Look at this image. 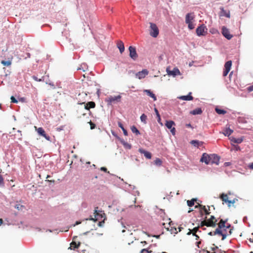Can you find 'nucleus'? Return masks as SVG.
<instances>
[{"label": "nucleus", "mask_w": 253, "mask_h": 253, "mask_svg": "<svg viewBox=\"0 0 253 253\" xmlns=\"http://www.w3.org/2000/svg\"><path fill=\"white\" fill-rule=\"evenodd\" d=\"M208 29L204 24H202L198 27L196 33L198 36H205L207 34Z\"/></svg>", "instance_id": "obj_6"}, {"label": "nucleus", "mask_w": 253, "mask_h": 253, "mask_svg": "<svg viewBox=\"0 0 253 253\" xmlns=\"http://www.w3.org/2000/svg\"><path fill=\"white\" fill-rule=\"evenodd\" d=\"M200 227H201L200 225H199L198 227L194 228L192 230H191L189 229V232L187 233L188 235H190L191 233H192L193 235H195L196 234V232L198 231V229Z\"/></svg>", "instance_id": "obj_27"}, {"label": "nucleus", "mask_w": 253, "mask_h": 253, "mask_svg": "<svg viewBox=\"0 0 253 253\" xmlns=\"http://www.w3.org/2000/svg\"><path fill=\"white\" fill-rule=\"evenodd\" d=\"M118 126L122 129V130L123 131V133H124V134L125 135V136H127V130L124 127V126L123 125V124L120 122H119L118 123Z\"/></svg>", "instance_id": "obj_31"}, {"label": "nucleus", "mask_w": 253, "mask_h": 253, "mask_svg": "<svg viewBox=\"0 0 253 253\" xmlns=\"http://www.w3.org/2000/svg\"><path fill=\"white\" fill-rule=\"evenodd\" d=\"M141 243L146 244H147V242L146 241H143V242H141Z\"/></svg>", "instance_id": "obj_62"}, {"label": "nucleus", "mask_w": 253, "mask_h": 253, "mask_svg": "<svg viewBox=\"0 0 253 253\" xmlns=\"http://www.w3.org/2000/svg\"><path fill=\"white\" fill-rule=\"evenodd\" d=\"M233 132V130L231 129H230L229 127H226L223 130L222 133L225 136H229L230 135H231Z\"/></svg>", "instance_id": "obj_22"}, {"label": "nucleus", "mask_w": 253, "mask_h": 253, "mask_svg": "<svg viewBox=\"0 0 253 253\" xmlns=\"http://www.w3.org/2000/svg\"><path fill=\"white\" fill-rule=\"evenodd\" d=\"M124 145L125 146H126L128 148H129V149H130V148H131V145H129V144H128V143H124Z\"/></svg>", "instance_id": "obj_53"}, {"label": "nucleus", "mask_w": 253, "mask_h": 253, "mask_svg": "<svg viewBox=\"0 0 253 253\" xmlns=\"http://www.w3.org/2000/svg\"><path fill=\"white\" fill-rule=\"evenodd\" d=\"M222 34L228 40H230L233 37V35L230 34L229 29L225 26L222 27Z\"/></svg>", "instance_id": "obj_10"}, {"label": "nucleus", "mask_w": 253, "mask_h": 253, "mask_svg": "<svg viewBox=\"0 0 253 253\" xmlns=\"http://www.w3.org/2000/svg\"><path fill=\"white\" fill-rule=\"evenodd\" d=\"M175 125V123L172 121H168L166 123V126L169 128L171 129L172 126Z\"/></svg>", "instance_id": "obj_26"}, {"label": "nucleus", "mask_w": 253, "mask_h": 253, "mask_svg": "<svg viewBox=\"0 0 253 253\" xmlns=\"http://www.w3.org/2000/svg\"><path fill=\"white\" fill-rule=\"evenodd\" d=\"M154 110H155V112L156 114V115H157V117H159V115H160V114H159V112H158V110H157V109L155 108L154 109Z\"/></svg>", "instance_id": "obj_51"}, {"label": "nucleus", "mask_w": 253, "mask_h": 253, "mask_svg": "<svg viewBox=\"0 0 253 253\" xmlns=\"http://www.w3.org/2000/svg\"><path fill=\"white\" fill-rule=\"evenodd\" d=\"M32 78H33V79L35 81H37V82H41V81H42V79H38L37 77L35 76H33V77H32Z\"/></svg>", "instance_id": "obj_44"}, {"label": "nucleus", "mask_w": 253, "mask_h": 253, "mask_svg": "<svg viewBox=\"0 0 253 253\" xmlns=\"http://www.w3.org/2000/svg\"><path fill=\"white\" fill-rule=\"evenodd\" d=\"M191 92H189L187 95H183L181 96L178 97V98L186 101L192 100L193 99V97L191 95Z\"/></svg>", "instance_id": "obj_18"}, {"label": "nucleus", "mask_w": 253, "mask_h": 253, "mask_svg": "<svg viewBox=\"0 0 253 253\" xmlns=\"http://www.w3.org/2000/svg\"><path fill=\"white\" fill-rule=\"evenodd\" d=\"M227 220H225L222 219H220L218 223V227L214 231L210 232L209 235L213 236L218 235L222 236V240H224L227 236L232 234V229L231 225L227 222Z\"/></svg>", "instance_id": "obj_1"}, {"label": "nucleus", "mask_w": 253, "mask_h": 253, "mask_svg": "<svg viewBox=\"0 0 253 253\" xmlns=\"http://www.w3.org/2000/svg\"><path fill=\"white\" fill-rule=\"evenodd\" d=\"M195 208H196V209H199V210L201 209H205V206H203L202 205H201V204L198 203V204L196 205L195 206Z\"/></svg>", "instance_id": "obj_40"}, {"label": "nucleus", "mask_w": 253, "mask_h": 253, "mask_svg": "<svg viewBox=\"0 0 253 253\" xmlns=\"http://www.w3.org/2000/svg\"><path fill=\"white\" fill-rule=\"evenodd\" d=\"M167 222L163 223L162 225L164 227L167 229V230H169V229L171 227V225H174V223L170 220V219L169 218L167 219Z\"/></svg>", "instance_id": "obj_17"}, {"label": "nucleus", "mask_w": 253, "mask_h": 253, "mask_svg": "<svg viewBox=\"0 0 253 253\" xmlns=\"http://www.w3.org/2000/svg\"><path fill=\"white\" fill-rule=\"evenodd\" d=\"M48 181H50V182H53V183H54V181H55L54 180H48Z\"/></svg>", "instance_id": "obj_63"}, {"label": "nucleus", "mask_w": 253, "mask_h": 253, "mask_svg": "<svg viewBox=\"0 0 253 253\" xmlns=\"http://www.w3.org/2000/svg\"><path fill=\"white\" fill-rule=\"evenodd\" d=\"M144 92H145L148 96L152 97L154 101H156L157 100L156 96L150 90L145 89L144 90Z\"/></svg>", "instance_id": "obj_23"}, {"label": "nucleus", "mask_w": 253, "mask_h": 253, "mask_svg": "<svg viewBox=\"0 0 253 253\" xmlns=\"http://www.w3.org/2000/svg\"><path fill=\"white\" fill-rule=\"evenodd\" d=\"M80 244H81L80 242L77 243L76 242L73 241L71 243L70 247L69 248V249H70L71 250H72V249H75L76 248H78L80 246Z\"/></svg>", "instance_id": "obj_25"}, {"label": "nucleus", "mask_w": 253, "mask_h": 253, "mask_svg": "<svg viewBox=\"0 0 253 253\" xmlns=\"http://www.w3.org/2000/svg\"><path fill=\"white\" fill-rule=\"evenodd\" d=\"M23 206L22 205H16L15 206V208L19 210L21 209V208Z\"/></svg>", "instance_id": "obj_50"}, {"label": "nucleus", "mask_w": 253, "mask_h": 253, "mask_svg": "<svg viewBox=\"0 0 253 253\" xmlns=\"http://www.w3.org/2000/svg\"><path fill=\"white\" fill-rule=\"evenodd\" d=\"M210 164H216L218 165L220 157L216 154H212L210 155Z\"/></svg>", "instance_id": "obj_8"}, {"label": "nucleus", "mask_w": 253, "mask_h": 253, "mask_svg": "<svg viewBox=\"0 0 253 253\" xmlns=\"http://www.w3.org/2000/svg\"><path fill=\"white\" fill-rule=\"evenodd\" d=\"M139 151L140 153L143 154L144 156L147 159H151L152 157L151 153L149 152L146 151L143 149H140Z\"/></svg>", "instance_id": "obj_20"}, {"label": "nucleus", "mask_w": 253, "mask_h": 253, "mask_svg": "<svg viewBox=\"0 0 253 253\" xmlns=\"http://www.w3.org/2000/svg\"><path fill=\"white\" fill-rule=\"evenodd\" d=\"M129 52V56L134 60H135L137 57L138 55L136 53L135 47L130 46L128 48Z\"/></svg>", "instance_id": "obj_9"}, {"label": "nucleus", "mask_w": 253, "mask_h": 253, "mask_svg": "<svg viewBox=\"0 0 253 253\" xmlns=\"http://www.w3.org/2000/svg\"><path fill=\"white\" fill-rule=\"evenodd\" d=\"M232 66V61L231 60L226 62L224 65V70L223 73V76L225 77L230 71Z\"/></svg>", "instance_id": "obj_11"}, {"label": "nucleus", "mask_w": 253, "mask_h": 253, "mask_svg": "<svg viewBox=\"0 0 253 253\" xmlns=\"http://www.w3.org/2000/svg\"><path fill=\"white\" fill-rule=\"evenodd\" d=\"M121 99V96L119 95L117 96H110L106 99V101L109 104H111L115 102H120Z\"/></svg>", "instance_id": "obj_7"}, {"label": "nucleus", "mask_w": 253, "mask_h": 253, "mask_svg": "<svg viewBox=\"0 0 253 253\" xmlns=\"http://www.w3.org/2000/svg\"><path fill=\"white\" fill-rule=\"evenodd\" d=\"M150 35L156 38L159 35V31L157 25L153 23H150Z\"/></svg>", "instance_id": "obj_5"}, {"label": "nucleus", "mask_w": 253, "mask_h": 253, "mask_svg": "<svg viewBox=\"0 0 253 253\" xmlns=\"http://www.w3.org/2000/svg\"><path fill=\"white\" fill-rule=\"evenodd\" d=\"M101 170L103 171L104 172H107V169L105 167H101L100 168Z\"/></svg>", "instance_id": "obj_52"}, {"label": "nucleus", "mask_w": 253, "mask_h": 253, "mask_svg": "<svg viewBox=\"0 0 253 253\" xmlns=\"http://www.w3.org/2000/svg\"><path fill=\"white\" fill-rule=\"evenodd\" d=\"M154 164L155 165H157V166H160L162 165V161H161V159H160L159 158H157L155 161H154Z\"/></svg>", "instance_id": "obj_37"}, {"label": "nucleus", "mask_w": 253, "mask_h": 253, "mask_svg": "<svg viewBox=\"0 0 253 253\" xmlns=\"http://www.w3.org/2000/svg\"><path fill=\"white\" fill-rule=\"evenodd\" d=\"M157 118H158V121L159 122L161 120L160 115H159V117H157Z\"/></svg>", "instance_id": "obj_61"}, {"label": "nucleus", "mask_w": 253, "mask_h": 253, "mask_svg": "<svg viewBox=\"0 0 253 253\" xmlns=\"http://www.w3.org/2000/svg\"><path fill=\"white\" fill-rule=\"evenodd\" d=\"M200 161L205 163L207 165L210 164V155L205 153L203 154Z\"/></svg>", "instance_id": "obj_14"}, {"label": "nucleus", "mask_w": 253, "mask_h": 253, "mask_svg": "<svg viewBox=\"0 0 253 253\" xmlns=\"http://www.w3.org/2000/svg\"><path fill=\"white\" fill-rule=\"evenodd\" d=\"M95 107V103L93 101H90L84 105V109L89 110L90 108H94Z\"/></svg>", "instance_id": "obj_19"}, {"label": "nucleus", "mask_w": 253, "mask_h": 253, "mask_svg": "<svg viewBox=\"0 0 253 253\" xmlns=\"http://www.w3.org/2000/svg\"><path fill=\"white\" fill-rule=\"evenodd\" d=\"M36 130H37L38 134L43 137H44L46 140H49L50 137L46 135L44 130L42 127L37 128L35 126Z\"/></svg>", "instance_id": "obj_12"}, {"label": "nucleus", "mask_w": 253, "mask_h": 253, "mask_svg": "<svg viewBox=\"0 0 253 253\" xmlns=\"http://www.w3.org/2000/svg\"><path fill=\"white\" fill-rule=\"evenodd\" d=\"M182 229H183V228H182V227H178V229H179V231H179V232L181 231V230H182Z\"/></svg>", "instance_id": "obj_59"}, {"label": "nucleus", "mask_w": 253, "mask_h": 253, "mask_svg": "<svg viewBox=\"0 0 253 253\" xmlns=\"http://www.w3.org/2000/svg\"><path fill=\"white\" fill-rule=\"evenodd\" d=\"M148 74V71L146 69L142 70L140 72H138L136 74V76L139 79L144 78L146 75Z\"/></svg>", "instance_id": "obj_15"}, {"label": "nucleus", "mask_w": 253, "mask_h": 253, "mask_svg": "<svg viewBox=\"0 0 253 253\" xmlns=\"http://www.w3.org/2000/svg\"><path fill=\"white\" fill-rule=\"evenodd\" d=\"M219 198L223 202L227 204L228 207H230L232 204H234L237 201L235 198L233 200H229L227 194L224 193L221 194Z\"/></svg>", "instance_id": "obj_4"}, {"label": "nucleus", "mask_w": 253, "mask_h": 253, "mask_svg": "<svg viewBox=\"0 0 253 253\" xmlns=\"http://www.w3.org/2000/svg\"><path fill=\"white\" fill-rule=\"evenodd\" d=\"M248 90L250 92L253 91V84L248 87Z\"/></svg>", "instance_id": "obj_48"}, {"label": "nucleus", "mask_w": 253, "mask_h": 253, "mask_svg": "<svg viewBox=\"0 0 253 253\" xmlns=\"http://www.w3.org/2000/svg\"><path fill=\"white\" fill-rule=\"evenodd\" d=\"M210 207L209 206H208L207 208L205 206V209H203L204 211V213L206 215H209L210 214L211 212H210Z\"/></svg>", "instance_id": "obj_39"}, {"label": "nucleus", "mask_w": 253, "mask_h": 253, "mask_svg": "<svg viewBox=\"0 0 253 253\" xmlns=\"http://www.w3.org/2000/svg\"><path fill=\"white\" fill-rule=\"evenodd\" d=\"M3 178L1 175L0 174V185H3Z\"/></svg>", "instance_id": "obj_46"}, {"label": "nucleus", "mask_w": 253, "mask_h": 253, "mask_svg": "<svg viewBox=\"0 0 253 253\" xmlns=\"http://www.w3.org/2000/svg\"><path fill=\"white\" fill-rule=\"evenodd\" d=\"M1 63L3 65L5 66H9L11 64V61H4L2 60L1 61Z\"/></svg>", "instance_id": "obj_35"}, {"label": "nucleus", "mask_w": 253, "mask_h": 253, "mask_svg": "<svg viewBox=\"0 0 253 253\" xmlns=\"http://www.w3.org/2000/svg\"><path fill=\"white\" fill-rule=\"evenodd\" d=\"M130 129H131V131L133 133H135L136 135H137L140 134L139 131L137 129V128L134 126H131Z\"/></svg>", "instance_id": "obj_32"}, {"label": "nucleus", "mask_w": 253, "mask_h": 253, "mask_svg": "<svg viewBox=\"0 0 253 253\" xmlns=\"http://www.w3.org/2000/svg\"><path fill=\"white\" fill-rule=\"evenodd\" d=\"M118 48L119 49L121 53H122L125 50V46L124 43L121 41L118 42L117 44Z\"/></svg>", "instance_id": "obj_21"}, {"label": "nucleus", "mask_w": 253, "mask_h": 253, "mask_svg": "<svg viewBox=\"0 0 253 253\" xmlns=\"http://www.w3.org/2000/svg\"><path fill=\"white\" fill-rule=\"evenodd\" d=\"M194 236L196 237V240H198L199 238V237L196 234H195V235H194Z\"/></svg>", "instance_id": "obj_58"}, {"label": "nucleus", "mask_w": 253, "mask_h": 253, "mask_svg": "<svg viewBox=\"0 0 253 253\" xmlns=\"http://www.w3.org/2000/svg\"><path fill=\"white\" fill-rule=\"evenodd\" d=\"M221 12L222 13V15L225 16L226 17L229 18L230 17V12L229 11L227 12L226 10H224L223 8H221Z\"/></svg>", "instance_id": "obj_34"}, {"label": "nucleus", "mask_w": 253, "mask_h": 253, "mask_svg": "<svg viewBox=\"0 0 253 253\" xmlns=\"http://www.w3.org/2000/svg\"><path fill=\"white\" fill-rule=\"evenodd\" d=\"M195 15L193 12L188 13L185 16V23L188 24V27L190 30L195 28L193 22L194 21Z\"/></svg>", "instance_id": "obj_3"}, {"label": "nucleus", "mask_w": 253, "mask_h": 253, "mask_svg": "<svg viewBox=\"0 0 253 253\" xmlns=\"http://www.w3.org/2000/svg\"><path fill=\"white\" fill-rule=\"evenodd\" d=\"M196 201L197 199L194 198L192 199L191 200H188L187 201V205L190 207H192L194 205V202H196Z\"/></svg>", "instance_id": "obj_33"}, {"label": "nucleus", "mask_w": 253, "mask_h": 253, "mask_svg": "<svg viewBox=\"0 0 253 253\" xmlns=\"http://www.w3.org/2000/svg\"><path fill=\"white\" fill-rule=\"evenodd\" d=\"M186 127H192V126L190 124H188L186 125Z\"/></svg>", "instance_id": "obj_56"}, {"label": "nucleus", "mask_w": 253, "mask_h": 253, "mask_svg": "<svg viewBox=\"0 0 253 253\" xmlns=\"http://www.w3.org/2000/svg\"><path fill=\"white\" fill-rule=\"evenodd\" d=\"M243 140V139L241 138H236L235 137H232L231 138V141L235 143H241Z\"/></svg>", "instance_id": "obj_29"}, {"label": "nucleus", "mask_w": 253, "mask_h": 253, "mask_svg": "<svg viewBox=\"0 0 253 253\" xmlns=\"http://www.w3.org/2000/svg\"><path fill=\"white\" fill-rule=\"evenodd\" d=\"M152 251H148L147 249H143L141 251L140 253H152Z\"/></svg>", "instance_id": "obj_42"}, {"label": "nucleus", "mask_w": 253, "mask_h": 253, "mask_svg": "<svg viewBox=\"0 0 253 253\" xmlns=\"http://www.w3.org/2000/svg\"><path fill=\"white\" fill-rule=\"evenodd\" d=\"M19 100L22 102H26V98L25 97H21L19 98Z\"/></svg>", "instance_id": "obj_49"}, {"label": "nucleus", "mask_w": 253, "mask_h": 253, "mask_svg": "<svg viewBox=\"0 0 253 253\" xmlns=\"http://www.w3.org/2000/svg\"><path fill=\"white\" fill-rule=\"evenodd\" d=\"M140 120H141V122H142L144 124H146L147 116L146 115H145L144 114H143L140 116Z\"/></svg>", "instance_id": "obj_38"}, {"label": "nucleus", "mask_w": 253, "mask_h": 253, "mask_svg": "<svg viewBox=\"0 0 253 253\" xmlns=\"http://www.w3.org/2000/svg\"><path fill=\"white\" fill-rule=\"evenodd\" d=\"M201 241L197 242V246L198 247V248H200L199 245L201 244Z\"/></svg>", "instance_id": "obj_57"}, {"label": "nucleus", "mask_w": 253, "mask_h": 253, "mask_svg": "<svg viewBox=\"0 0 253 253\" xmlns=\"http://www.w3.org/2000/svg\"><path fill=\"white\" fill-rule=\"evenodd\" d=\"M234 146H235V149L236 151H238V150H240L239 146H236V145H235Z\"/></svg>", "instance_id": "obj_55"}, {"label": "nucleus", "mask_w": 253, "mask_h": 253, "mask_svg": "<svg viewBox=\"0 0 253 253\" xmlns=\"http://www.w3.org/2000/svg\"><path fill=\"white\" fill-rule=\"evenodd\" d=\"M249 168L250 169H253V163H251V164L249 165Z\"/></svg>", "instance_id": "obj_54"}, {"label": "nucleus", "mask_w": 253, "mask_h": 253, "mask_svg": "<svg viewBox=\"0 0 253 253\" xmlns=\"http://www.w3.org/2000/svg\"><path fill=\"white\" fill-rule=\"evenodd\" d=\"M217 222V219L213 215H211L210 218L206 216L204 219L201 221L200 226L201 227L206 226L207 227H214L218 224Z\"/></svg>", "instance_id": "obj_2"}, {"label": "nucleus", "mask_w": 253, "mask_h": 253, "mask_svg": "<svg viewBox=\"0 0 253 253\" xmlns=\"http://www.w3.org/2000/svg\"><path fill=\"white\" fill-rule=\"evenodd\" d=\"M10 99H11V102L12 103H17L18 102V101L17 100H16L15 99V98L13 96H11L10 97Z\"/></svg>", "instance_id": "obj_43"}, {"label": "nucleus", "mask_w": 253, "mask_h": 253, "mask_svg": "<svg viewBox=\"0 0 253 253\" xmlns=\"http://www.w3.org/2000/svg\"><path fill=\"white\" fill-rule=\"evenodd\" d=\"M50 177V176L48 175L47 176V177H46V178H49Z\"/></svg>", "instance_id": "obj_64"}, {"label": "nucleus", "mask_w": 253, "mask_h": 253, "mask_svg": "<svg viewBox=\"0 0 253 253\" xmlns=\"http://www.w3.org/2000/svg\"><path fill=\"white\" fill-rule=\"evenodd\" d=\"M97 207L96 208L94 212L95 218H96L95 220H97L98 219H99V218H102L103 217V215H105V213L103 212V211H98L97 210Z\"/></svg>", "instance_id": "obj_13"}, {"label": "nucleus", "mask_w": 253, "mask_h": 253, "mask_svg": "<svg viewBox=\"0 0 253 253\" xmlns=\"http://www.w3.org/2000/svg\"><path fill=\"white\" fill-rule=\"evenodd\" d=\"M215 111L218 114H223V115L226 113V111L222 110V109H218L217 108L215 109Z\"/></svg>", "instance_id": "obj_36"}, {"label": "nucleus", "mask_w": 253, "mask_h": 253, "mask_svg": "<svg viewBox=\"0 0 253 253\" xmlns=\"http://www.w3.org/2000/svg\"><path fill=\"white\" fill-rule=\"evenodd\" d=\"M170 132L173 135H175V128L173 127L172 128L170 129Z\"/></svg>", "instance_id": "obj_47"}, {"label": "nucleus", "mask_w": 253, "mask_h": 253, "mask_svg": "<svg viewBox=\"0 0 253 253\" xmlns=\"http://www.w3.org/2000/svg\"><path fill=\"white\" fill-rule=\"evenodd\" d=\"M191 143L195 147H198L199 146H201L203 144V142L202 141H199L198 140H192L191 141Z\"/></svg>", "instance_id": "obj_30"}, {"label": "nucleus", "mask_w": 253, "mask_h": 253, "mask_svg": "<svg viewBox=\"0 0 253 253\" xmlns=\"http://www.w3.org/2000/svg\"><path fill=\"white\" fill-rule=\"evenodd\" d=\"M3 222V220L1 218H0V225H1Z\"/></svg>", "instance_id": "obj_60"}, {"label": "nucleus", "mask_w": 253, "mask_h": 253, "mask_svg": "<svg viewBox=\"0 0 253 253\" xmlns=\"http://www.w3.org/2000/svg\"><path fill=\"white\" fill-rule=\"evenodd\" d=\"M167 72L169 75H172L173 76L180 75V72L177 68H174L172 71H170L167 68Z\"/></svg>", "instance_id": "obj_16"}, {"label": "nucleus", "mask_w": 253, "mask_h": 253, "mask_svg": "<svg viewBox=\"0 0 253 253\" xmlns=\"http://www.w3.org/2000/svg\"><path fill=\"white\" fill-rule=\"evenodd\" d=\"M199 212H200V216L202 218H204L203 217V215H204V211H203V209H200L199 210Z\"/></svg>", "instance_id": "obj_45"}, {"label": "nucleus", "mask_w": 253, "mask_h": 253, "mask_svg": "<svg viewBox=\"0 0 253 253\" xmlns=\"http://www.w3.org/2000/svg\"><path fill=\"white\" fill-rule=\"evenodd\" d=\"M202 113V110L200 108H197L193 111H191L190 113L192 115H198L201 114Z\"/></svg>", "instance_id": "obj_24"}, {"label": "nucleus", "mask_w": 253, "mask_h": 253, "mask_svg": "<svg viewBox=\"0 0 253 253\" xmlns=\"http://www.w3.org/2000/svg\"><path fill=\"white\" fill-rule=\"evenodd\" d=\"M89 125H90V129H94L95 126H96V125L93 123L90 120L89 121V122H88Z\"/></svg>", "instance_id": "obj_41"}, {"label": "nucleus", "mask_w": 253, "mask_h": 253, "mask_svg": "<svg viewBox=\"0 0 253 253\" xmlns=\"http://www.w3.org/2000/svg\"><path fill=\"white\" fill-rule=\"evenodd\" d=\"M168 231H169L171 234H176L178 233L177 228L173 225H171Z\"/></svg>", "instance_id": "obj_28"}]
</instances>
